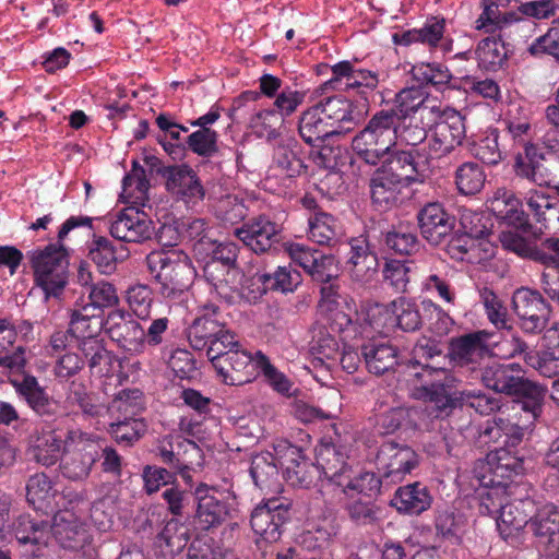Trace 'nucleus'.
<instances>
[{"label":"nucleus","mask_w":559,"mask_h":559,"mask_svg":"<svg viewBox=\"0 0 559 559\" xmlns=\"http://www.w3.org/2000/svg\"><path fill=\"white\" fill-rule=\"evenodd\" d=\"M397 121L394 123V133L396 142L402 144L417 146L427 138L428 124L424 123L425 116L418 115H400L396 110Z\"/></svg>","instance_id":"nucleus-36"},{"label":"nucleus","mask_w":559,"mask_h":559,"mask_svg":"<svg viewBox=\"0 0 559 559\" xmlns=\"http://www.w3.org/2000/svg\"><path fill=\"white\" fill-rule=\"evenodd\" d=\"M479 223L478 214H464L461 217V224L464 228L465 236L452 237L448 242V252L453 259L462 260L463 255L468 251V238H481L486 234V226L474 224Z\"/></svg>","instance_id":"nucleus-41"},{"label":"nucleus","mask_w":559,"mask_h":559,"mask_svg":"<svg viewBox=\"0 0 559 559\" xmlns=\"http://www.w3.org/2000/svg\"><path fill=\"white\" fill-rule=\"evenodd\" d=\"M95 461V454L88 448L72 451L63 460L62 475L71 480L84 479L88 476Z\"/></svg>","instance_id":"nucleus-43"},{"label":"nucleus","mask_w":559,"mask_h":559,"mask_svg":"<svg viewBox=\"0 0 559 559\" xmlns=\"http://www.w3.org/2000/svg\"><path fill=\"white\" fill-rule=\"evenodd\" d=\"M290 503L285 498H271L257 506L250 519L254 533L267 543L281 538V527L289 520Z\"/></svg>","instance_id":"nucleus-9"},{"label":"nucleus","mask_w":559,"mask_h":559,"mask_svg":"<svg viewBox=\"0 0 559 559\" xmlns=\"http://www.w3.org/2000/svg\"><path fill=\"white\" fill-rule=\"evenodd\" d=\"M512 308L524 332L536 334L547 326L550 307L539 292L518 288L512 296Z\"/></svg>","instance_id":"nucleus-8"},{"label":"nucleus","mask_w":559,"mask_h":559,"mask_svg":"<svg viewBox=\"0 0 559 559\" xmlns=\"http://www.w3.org/2000/svg\"><path fill=\"white\" fill-rule=\"evenodd\" d=\"M520 371L519 364H493L483 370L481 382L496 393L510 395L521 379Z\"/></svg>","instance_id":"nucleus-29"},{"label":"nucleus","mask_w":559,"mask_h":559,"mask_svg":"<svg viewBox=\"0 0 559 559\" xmlns=\"http://www.w3.org/2000/svg\"><path fill=\"white\" fill-rule=\"evenodd\" d=\"M436 531L447 539H459L466 526V519L462 513L451 510L440 511L435 521Z\"/></svg>","instance_id":"nucleus-61"},{"label":"nucleus","mask_w":559,"mask_h":559,"mask_svg":"<svg viewBox=\"0 0 559 559\" xmlns=\"http://www.w3.org/2000/svg\"><path fill=\"white\" fill-rule=\"evenodd\" d=\"M528 527L539 543L559 549V510L555 504L548 503L539 508L535 515L530 518Z\"/></svg>","instance_id":"nucleus-28"},{"label":"nucleus","mask_w":559,"mask_h":559,"mask_svg":"<svg viewBox=\"0 0 559 559\" xmlns=\"http://www.w3.org/2000/svg\"><path fill=\"white\" fill-rule=\"evenodd\" d=\"M524 437V428L518 423L511 421L503 414L496 415L488 420L479 431V438L485 443H495L499 448L516 447Z\"/></svg>","instance_id":"nucleus-22"},{"label":"nucleus","mask_w":559,"mask_h":559,"mask_svg":"<svg viewBox=\"0 0 559 559\" xmlns=\"http://www.w3.org/2000/svg\"><path fill=\"white\" fill-rule=\"evenodd\" d=\"M147 425L142 418L121 419L117 416L109 426V432L118 443L131 445L139 441L146 432Z\"/></svg>","instance_id":"nucleus-49"},{"label":"nucleus","mask_w":559,"mask_h":559,"mask_svg":"<svg viewBox=\"0 0 559 559\" xmlns=\"http://www.w3.org/2000/svg\"><path fill=\"white\" fill-rule=\"evenodd\" d=\"M253 278L262 285V294L269 290L293 292L302 281L300 273L290 265L278 266L274 273H258Z\"/></svg>","instance_id":"nucleus-35"},{"label":"nucleus","mask_w":559,"mask_h":559,"mask_svg":"<svg viewBox=\"0 0 559 559\" xmlns=\"http://www.w3.org/2000/svg\"><path fill=\"white\" fill-rule=\"evenodd\" d=\"M255 367V357L246 350L236 349L225 358L217 359L214 369L225 384L242 385L252 381Z\"/></svg>","instance_id":"nucleus-17"},{"label":"nucleus","mask_w":559,"mask_h":559,"mask_svg":"<svg viewBox=\"0 0 559 559\" xmlns=\"http://www.w3.org/2000/svg\"><path fill=\"white\" fill-rule=\"evenodd\" d=\"M382 481L381 475L377 476L374 473L365 472L353 477L350 471L341 487L344 492L356 491L367 497H373L379 493Z\"/></svg>","instance_id":"nucleus-60"},{"label":"nucleus","mask_w":559,"mask_h":559,"mask_svg":"<svg viewBox=\"0 0 559 559\" xmlns=\"http://www.w3.org/2000/svg\"><path fill=\"white\" fill-rule=\"evenodd\" d=\"M513 22H526V20L518 17L514 12H502L501 7L484 0L483 12L475 21V29L495 33L511 25Z\"/></svg>","instance_id":"nucleus-37"},{"label":"nucleus","mask_w":559,"mask_h":559,"mask_svg":"<svg viewBox=\"0 0 559 559\" xmlns=\"http://www.w3.org/2000/svg\"><path fill=\"white\" fill-rule=\"evenodd\" d=\"M531 260L559 270V238L549 237L540 243H533Z\"/></svg>","instance_id":"nucleus-64"},{"label":"nucleus","mask_w":559,"mask_h":559,"mask_svg":"<svg viewBox=\"0 0 559 559\" xmlns=\"http://www.w3.org/2000/svg\"><path fill=\"white\" fill-rule=\"evenodd\" d=\"M487 461L493 475L502 479H510L525 472L524 459L503 447L490 452Z\"/></svg>","instance_id":"nucleus-34"},{"label":"nucleus","mask_w":559,"mask_h":559,"mask_svg":"<svg viewBox=\"0 0 559 559\" xmlns=\"http://www.w3.org/2000/svg\"><path fill=\"white\" fill-rule=\"evenodd\" d=\"M282 122V117L275 110L265 109L253 115L249 124L259 138L273 140L280 135L278 129Z\"/></svg>","instance_id":"nucleus-57"},{"label":"nucleus","mask_w":559,"mask_h":559,"mask_svg":"<svg viewBox=\"0 0 559 559\" xmlns=\"http://www.w3.org/2000/svg\"><path fill=\"white\" fill-rule=\"evenodd\" d=\"M527 205L538 223L545 228L559 222V200L542 193H534L527 199Z\"/></svg>","instance_id":"nucleus-50"},{"label":"nucleus","mask_w":559,"mask_h":559,"mask_svg":"<svg viewBox=\"0 0 559 559\" xmlns=\"http://www.w3.org/2000/svg\"><path fill=\"white\" fill-rule=\"evenodd\" d=\"M515 386L510 394L515 397L513 408L525 412L530 420L534 421L542 414L546 389L523 377H521Z\"/></svg>","instance_id":"nucleus-26"},{"label":"nucleus","mask_w":559,"mask_h":559,"mask_svg":"<svg viewBox=\"0 0 559 559\" xmlns=\"http://www.w3.org/2000/svg\"><path fill=\"white\" fill-rule=\"evenodd\" d=\"M394 325L405 332H414L421 326V316L417 305L406 298L393 300Z\"/></svg>","instance_id":"nucleus-53"},{"label":"nucleus","mask_w":559,"mask_h":559,"mask_svg":"<svg viewBox=\"0 0 559 559\" xmlns=\"http://www.w3.org/2000/svg\"><path fill=\"white\" fill-rule=\"evenodd\" d=\"M225 325L219 320V308L214 304H206L187 330L190 346L195 350H203L222 332Z\"/></svg>","instance_id":"nucleus-19"},{"label":"nucleus","mask_w":559,"mask_h":559,"mask_svg":"<svg viewBox=\"0 0 559 559\" xmlns=\"http://www.w3.org/2000/svg\"><path fill=\"white\" fill-rule=\"evenodd\" d=\"M382 236L385 248L394 254L412 255L420 249L417 235L405 225L393 226Z\"/></svg>","instance_id":"nucleus-38"},{"label":"nucleus","mask_w":559,"mask_h":559,"mask_svg":"<svg viewBox=\"0 0 559 559\" xmlns=\"http://www.w3.org/2000/svg\"><path fill=\"white\" fill-rule=\"evenodd\" d=\"M187 144L193 153L211 157L218 151L217 133L211 128L199 129L188 135Z\"/></svg>","instance_id":"nucleus-63"},{"label":"nucleus","mask_w":559,"mask_h":559,"mask_svg":"<svg viewBox=\"0 0 559 559\" xmlns=\"http://www.w3.org/2000/svg\"><path fill=\"white\" fill-rule=\"evenodd\" d=\"M442 349L439 343L435 340L423 337L420 338L413 348V358L411 364L413 366H421V371L414 373L417 378H425L426 376H433L436 369L440 367H432L429 365V360L440 357Z\"/></svg>","instance_id":"nucleus-46"},{"label":"nucleus","mask_w":559,"mask_h":559,"mask_svg":"<svg viewBox=\"0 0 559 559\" xmlns=\"http://www.w3.org/2000/svg\"><path fill=\"white\" fill-rule=\"evenodd\" d=\"M374 463L384 481L400 483L419 465V455L405 443L388 440L378 448Z\"/></svg>","instance_id":"nucleus-6"},{"label":"nucleus","mask_w":559,"mask_h":559,"mask_svg":"<svg viewBox=\"0 0 559 559\" xmlns=\"http://www.w3.org/2000/svg\"><path fill=\"white\" fill-rule=\"evenodd\" d=\"M361 355L369 372L381 376L399 364V349L390 343H369L362 346Z\"/></svg>","instance_id":"nucleus-30"},{"label":"nucleus","mask_w":559,"mask_h":559,"mask_svg":"<svg viewBox=\"0 0 559 559\" xmlns=\"http://www.w3.org/2000/svg\"><path fill=\"white\" fill-rule=\"evenodd\" d=\"M106 333L130 353L143 352L144 328L123 310H112L106 318Z\"/></svg>","instance_id":"nucleus-13"},{"label":"nucleus","mask_w":559,"mask_h":559,"mask_svg":"<svg viewBox=\"0 0 559 559\" xmlns=\"http://www.w3.org/2000/svg\"><path fill=\"white\" fill-rule=\"evenodd\" d=\"M114 238L126 242H142L153 235L152 221L134 207L122 210L110 225Z\"/></svg>","instance_id":"nucleus-16"},{"label":"nucleus","mask_w":559,"mask_h":559,"mask_svg":"<svg viewBox=\"0 0 559 559\" xmlns=\"http://www.w3.org/2000/svg\"><path fill=\"white\" fill-rule=\"evenodd\" d=\"M337 135L352 131L360 121L353 102L342 96L326 97L314 105Z\"/></svg>","instance_id":"nucleus-18"},{"label":"nucleus","mask_w":559,"mask_h":559,"mask_svg":"<svg viewBox=\"0 0 559 559\" xmlns=\"http://www.w3.org/2000/svg\"><path fill=\"white\" fill-rule=\"evenodd\" d=\"M479 297L489 321L498 329H509L507 308L496 293L488 287H483L479 289Z\"/></svg>","instance_id":"nucleus-59"},{"label":"nucleus","mask_w":559,"mask_h":559,"mask_svg":"<svg viewBox=\"0 0 559 559\" xmlns=\"http://www.w3.org/2000/svg\"><path fill=\"white\" fill-rule=\"evenodd\" d=\"M417 222L421 236L433 246L445 241L455 226V217L438 202L423 206L417 213Z\"/></svg>","instance_id":"nucleus-14"},{"label":"nucleus","mask_w":559,"mask_h":559,"mask_svg":"<svg viewBox=\"0 0 559 559\" xmlns=\"http://www.w3.org/2000/svg\"><path fill=\"white\" fill-rule=\"evenodd\" d=\"M431 496L426 486L420 483L400 487L392 500V504L400 511L408 514H420L431 506Z\"/></svg>","instance_id":"nucleus-31"},{"label":"nucleus","mask_w":559,"mask_h":559,"mask_svg":"<svg viewBox=\"0 0 559 559\" xmlns=\"http://www.w3.org/2000/svg\"><path fill=\"white\" fill-rule=\"evenodd\" d=\"M298 131L301 139L309 145L317 146L325 138L337 135L316 106L304 111L299 118Z\"/></svg>","instance_id":"nucleus-32"},{"label":"nucleus","mask_w":559,"mask_h":559,"mask_svg":"<svg viewBox=\"0 0 559 559\" xmlns=\"http://www.w3.org/2000/svg\"><path fill=\"white\" fill-rule=\"evenodd\" d=\"M435 112L438 115V120L435 122L427 151L429 154L444 156L462 144L465 138L464 117L454 109L440 111L436 108Z\"/></svg>","instance_id":"nucleus-10"},{"label":"nucleus","mask_w":559,"mask_h":559,"mask_svg":"<svg viewBox=\"0 0 559 559\" xmlns=\"http://www.w3.org/2000/svg\"><path fill=\"white\" fill-rule=\"evenodd\" d=\"M106 331V320L91 306H81L71 310L69 332L76 340L98 337Z\"/></svg>","instance_id":"nucleus-27"},{"label":"nucleus","mask_w":559,"mask_h":559,"mask_svg":"<svg viewBox=\"0 0 559 559\" xmlns=\"http://www.w3.org/2000/svg\"><path fill=\"white\" fill-rule=\"evenodd\" d=\"M349 273L353 281L359 284H368L374 281L379 271L378 255L371 251L368 241L355 238L350 241Z\"/></svg>","instance_id":"nucleus-21"},{"label":"nucleus","mask_w":559,"mask_h":559,"mask_svg":"<svg viewBox=\"0 0 559 559\" xmlns=\"http://www.w3.org/2000/svg\"><path fill=\"white\" fill-rule=\"evenodd\" d=\"M317 462L324 477L338 487L349 476L350 467L345 462L343 454L334 445L322 447L318 451Z\"/></svg>","instance_id":"nucleus-33"},{"label":"nucleus","mask_w":559,"mask_h":559,"mask_svg":"<svg viewBox=\"0 0 559 559\" xmlns=\"http://www.w3.org/2000/svg\"><path fill=\"white\" fill-rule=\"evenodd\" d=\"M50 528L53 537L63 548L78 549L87 538L83 523L69 511L56 514Z\"/></svg>","instance_id":"nucleus-25"},{"label":"nucleus","mask_w":559,"mask_h":559,"mask_svg":"<svg viewBox=\"0 0 559 559\" xmlns=\"http://www.w3.org/2000/svg\"><path fill=\"white\" fill-rule=\"evenodd\" d=\"M433 376L421 378L419 396L433 404L436 417L449 416L454 408L464 405L462 391L455 388V378L447 369L433 370Z\"/></svg>","instance_id":"nucleus-7"},{"label":"nucleus","mask_w":559,"mask_h":559,"mask_svg":"<svg viewBox=\"0 0 559 559\" xmlns=\"http://www.w3.org/2000/svg\"><path fill=\"white\" fill-rule=\"evenodd\" d=\"M142 393L140 390H123L110 403L109 412L112 417L121 416V419H133L141 413Z\"/></svg>","instance_id":"nucleus-52"},{"label":"nucleus","mask_w":559,"mask_h":559,"mask_svg":"<svg viewBox=\"0 0 559 559\" xmlns=\"http://www.w3.org/2000/svg\"><path fill=\"white\" fill-rule=\"evenodd\" d=\"M159 546L174 555L180 552L190 539L189 528L177 519L169 520L157 536Z\"/></svg>","instance_id":"nucleus-51"},{"label":"nucleus","mask_w":559,"mask_h":559,"mask_svg":"<svg viewBox=\"0 0 559 559\" xmlns=\"http://www.w3.org/2000/svg\"><path fill=\"white\" fill-rule=\"evenodd\" d=\"M250 474L254 484L261 489L271 487L278 476L275 455L270 452L254 455L251 460Z\"/></svg>","instance_id":"nucleus-45"},{"label":"nucleus","mask_w":559,"mask_h":559,"mask_svg":"<svg viewBox=\"0 0 559 559\" xmlns=\"http://www.w3.org/2000/svg\"><path fill=\"white\" fill-rule=\"evenodd\" d=\"M309 237L319 245L330 246L336 239V221L328 213L317 212L309 218Z\"/></svg>","instance_id":"nucleus-55"},{"label":"nucleus","mask_w":559,"mask_h":559,"mask_svg":"<svg viewBox=\"0 0 559 559\" xmlns=\"http://www.w3.org/2000/svg\"><path fill=\"white\" fill-rule=\"evenodd\" d=\"M10 382L17 395L41 420L28 436L29 455L43 466L55 465L61 456L62 449V439L56 427V420L61 414L60 402L32 374L11 379Z\"/></svg>","instance_id":"nucleus-1"},{"label":"nucleus","mask_w":559,"mask_h":559,"mask_svg":"<svg viewBox=\"0 0 559 559\" xmlns=\"http://www.w3.org/2000/svg\"><path fill=\"white\" fill-rule=\"evenodd\" d=\"M17 333L13 325L5 319H0V366L19 368L24 365L21 355H9L7 352L16 341Z\"/></svg>","instance_id":"nucleus-58"},{"label":"nucleus","mask_w":559,"mask_h":559,"mask_svg":"<svg viewBox=\"0 0 559 559\" xmlns=\"http://www.w3.org/2000/svg\"><path fill=\"white\" fill-rule=\"evenodd\" d=\"M370 195L372 204L379 211H388L399 205L403 183L384 174L379 168L370 179Z\"/></svg>","instance_id":"nucleus-24"},{"label":"nucleus","mask_w":559,"mask_h":559,"mask_svg":"<svg viewBox=\"0 0 559 559\" xmlns=\"http://www.w3.org/2000/svg\"><path fill=\"white\" fill-rule=\"evenodd\" d=\"M35 283L49 297H59L68 283L69 260L62 245L50 243L28 253Z\"/></svg>","instance_id":"nucleus-4"},{"label":"nucleus","mask_w":559,"mask_h":559,"mask_svg":"<svg viewBox=\"0 0 559 559\" xmlns=\"http://www.w3.org/2000/svg\"><path fill=\"white\" fill-rule=\"evenodd\" d=\"M274 450L277 466L283 469L285 477L293 485L306 484L308 462L301 448L285 441L278 443Z\"/></svg>","instance_id":"nucleus-23"},{"label":"nucleus","mask_w":559,"mask_h":559,"mask_svg":"<svg viewBox=\"0 0 559 559\" xmlns=\"http://www.w3.org/2000/svg\"><path fill=\"white\" fill-rule=\"evenodd\" d=\"M166 179L167 190L187 201L202 200L204 197V189L199 180V177L187 165L168 166L158 169Z\"/></svg>","instance_id":"nucleus-20"},{"label":"nucleus","mask_w":559,"mask_h":559,"mask_svg":"<svg viewBox=\"0 0 559 559\" xmlns=\"http://www.w3.org/2000/svg\"><path fill=\"white\" fill-rule=\"evenodd\" d=\"M525 504L524 501L504 504L497 520V526L504 538L530 525V518L523 510Z\"/></svg>","instance_id":"nucleus-47"},{"label":"nucleus","mask_w":559,"mask_h":559,"mask_svg":"<svg viewBox=\"0 0 559 559\" xmlns=\"http://www.w3.org/2000/svg\"><path fill=\"white\" fill-rule=\"evenodd\" d=\"M491 334L485 330L474 331L452 337L449 343V357L456 366L474 370L490 354Z\"/></svg>","instance_id":"nucleus-11"},{"label":"nucleus","mask_w":559,"mask_h":559,"mask_svg":"<svg viewBox=\"0 0 559 559\" xmlns=\"http://www.w3.org/2000/svg\"><path fill=\"white\" fill-rule=\"evenodd\" d=\"M432 156L426 147L412 150H391L380 163L384 174L396 179L405 187L423 183L428 177Z\"/></svg>","instance_id":"nucleus-5"},{"label":"nucleus","mask_w":559,"mask_h":559,"mask_svg":"<svg viewBox=\"0 0 559 559\" xmlns=\"http://www.w3.org/2000/svg\"><path fill=\"white\" fill-rule=\"evenodd\" d=\"M412 76L419 84H431L433 86L450 83L452 75L448 68L441 63H418L411 70Z\"/></svg>","instance_id":"nucleus-56"},{"label":"nucleus","mask_w":559,"mask_h":559,"mask_svg":"<svg viewBox=\"0 0 559 559\" xmlns=\"http://www.w3.org/2000/svg\"><path fill=\"white\" fill-rule=\"evenodd\" d=\"M88 258L103 274H111L117 267V253L112 241L103 236H94L88 243Z\"/></svg>","instance_id":"nucleus-42"},{"label":"nucleus","mask_w":559,"mask_h":559,"mask_svg":"<svg viewBox=\"0 0 559 559\" xmlns=\"http://www.w3.org/2000/svg\"><path fill=\"white\" fill-rule=\"evenodd\" d=\"M195 500L194 523L201 531H210L222 525L226 520L234 518L237 512L234 499L219 498L210 493L204 485L197 488Z\"/></svg>","instance_id":"nucleus-12"},{"label":"nucleus","mask_w":559,"mask_h":559,"mask_svg":"<svg viewBox=\"0 0 559 559\" xmlns=\"http://www.w3.org/2000/svg\"><path fill=\"white\" fill-rule=\"evenodd\" d=\"M437 107H429L425 104L424 93L416 87L401 90L394 98V107L400 115L426 116L433 114Z\"/></svg>","instance_id":"nucleus-44"},{"label":"nucleus","mask_w":559,"mask_h":559,"mask_svg":"<svg viewBox=\"0 0 559 559\" xmlns=\"http://www.w3.org/2000/svg\"><path fill=\"white\" fill-rule=\"evenodd\" d=\"M235 236L255 253H265L280 242L276 223L265 215H259L236 228Z\"/></svg>","instance_id":"nucleus-15"},{"label":"nucleus","mask_w":559,"mask_h":559,"mask_svg":"<svg viewBox=\"0 0 559 559\" xmlns=\"http://www.w3.org/2000/svg\"><path fill=\"white\" fill-rule=\"evenodd\" d=\"M396 121L395 109H381L372 115L352 140V148L357 157L368 165L377 166L396 145Z\"/></svg>","instance_id":"nucleus-3"},{"label":"nucleus","mask_w":559,"mask_h":559,"mask_svg":"<svg viewBox=\"0 0 559 559\" xmlns=\"http://www.w3.org/2000/svg\"><path fill=\"white\" fill-rule=\"evenodd\" d=\"M475 53L480 68L496 71L507 61L509 50L501 36L486 37L478 43Z\"/></svg>","instance_id":"nucleus-39"},{"label":"nucleus","mask_w":559,"mask_h":559,"mask_svg":"<svg viewBox=\"0 0 559 559\" xmlns=\"http://www.w3.org/2000/svg\"><path fill=\"white\" fill-rule=\"evenodd\" d=\"M145 262L158 285V294L166 299H180L193 284L195 270L181 250L152 251Z\"/></svg>","instance_id":"nucleus-2"},{"label":"nucleus","mask_w":559,"mask_h":559,"mask_svg":"<svg viewBox=\"0 0 559 559\" xmlns=\"http://www.w3.org/2000/svg\"><path fill=\"white\" fill-rule=\"evenodd\" d=\"M454 182L461 194L474 195L484 188L486 174L480 164L465 162L456 168Z\"/></svg>","instance_id":"nucleus-40"},{"label":"nucleus","mask_w":559,"mask_h":559,"mask_svg":"<svg viewBox=\"0 0 559 559\" xmlns=\"http://www.w3.org/2000/svg\"><path fill=\"white\" fill-rule=\"evenodd\" d=\"M444 31V21H436L419 29H409L402 34H394L393 40L400 45H411L412 43H423L429 46H436L442 38Z\"/></svg>","instance_id":"nucleus-48"},{"label":"nucleus","mask_w":559,"mask_h":559,"mask_svg":"<svg viewBox=\"0 0 559 559\" xmlns=\"http://www.w3.org/2000/svg\"><path fill=\"white\" fill-rule=\"evenodd\" d=\"M127 300L133 313L141 320L150 317L153 304L152 289L144 284H135L127 290Z\"/></svg>","instance_id":"nucleus-62"},{"label":"nucleus","mask_w":559,"mask_h":559,"mask_svg":"<svg viewBox=\"0 0 559 559\" xmlns=\"http://www.w3.org/2000/svg\"><path fill=\"white\" fill-rule=\"evenodd\" d=\"M214 214L221 222L234 225L247 216L248 210L242 199L227 194L215 202Z\"/></svg>","instance_id":"nucleus-54"}]
</instances>
